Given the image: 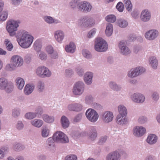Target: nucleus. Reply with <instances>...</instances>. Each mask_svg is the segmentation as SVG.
<instances>
[{
    "label": "nucleus",
    "mask_w": 160,
    "mask_h": 160,
    "mask_svg": "<svg viewBox=\"0 0 160 160\" xmlns=\"http://www.w3.org/2000/svg\"><path fill=\"white\" fill-rule=\"evenodd\" d=\"M119 114L116 118V122L119 124H125L127 122V119L125 117L127 114V111L126 108L122 106H119L118 107Z\"/></svg>",
    "instance_id": "obj_2"
},
{
    "label": "nucleus",
    "mask_w": 160,
    "mask_h": 160,
    "mask_svg": "<svg viewBox=\"0 0 160 160\" xmlns=\"http://www.w3.org/2000/svg\"><path fill=\"white\" fill-rule=\"evenodd\" d=\"M44 19L47 22L49 23H51L53 22L57 23L59 22L57 20H54L52 17L49 16H45L44 17Z\"/></svg>",
    "instance_id": "obj_38"
},
{
    "label": "nucleus",
    "mask_w": 160,
    "mask_h": 160,
    "mask_svg": "<svg viewBox=\"0 0 160 160\" xmlns=\"http://www.w3.org/2000/svg\"><path fill=\"white\" fill-rule=\"evenodd\" d=\"M92 74L91 72L86 73L84 76V80L87 84H91L92 82Z\"/></svg>",
    "instance_id": "obj_23"
},
{
    "label": "nucleus",
    "mask_w": 160,
    "mask_h": 160,
    "mask_svg": "<svg viewBox=\"0 0 160 160\" xmlns=\"http://www.w3.org/2000/svg\"><path fill=\"white\" fill-rule=\"evenodd\" d=\"M34 88V86L29 84H27L24 88V92L25 94L29 95L31 93Z\"/></svg>",
    "instance_id": "obj_26"
},
{
    "label": "nucleus",
    "mask_w": 160,
    "mask_h": 160,
    "mask_svg": "<svg viewBox=\"0 0 160 160\" xmlns=\"http://www.w3.org/2000/svg\"><path fill=\"white\" fill-rule=\"evenodd\" d=\"M37 116V114L31 112L27 113L25 115V117L28 119H32Z\"/></svg>",
    "instance_id": "obj_46"
},
{
    "label": "nucleus",
    "mask_w": 160,
    "mask_h": 160,
    "mask_svg": "<svg viewBox=\"0 0 160 160\" xmlns=\"http://www.w3.org/2000/svg\"><path fill=\"white\" fill-rule=\"evenodd\" d=\"M97 136V133L96 129L94 127H92L91 129V132L89 134L90 139L91 140H93L96 138Z\"/></svg>",
    "instance_id": "obj_28"
},
{
    "label": "nucleus",
    "mask_w": 160,
    "mask_h": 160,
    "mask_svg": "<svg viewBox=\"0 0 160 160\" xmlns=\"http://www.w3.org/2000/svg\"><path fill=\"white\" fill-rule=\"evenodd\" d=\"M146 119V118H144L143 117H142V118H140L138 119V121L140 123H144Z\"/></svg>",
    "instance_id": "obj_63"
},
{
    "label": "nucleus",
    "mask_w": 160,
    "mask_h": 160,
    "mask_svg": "<svg viewBox=\"0 0 160 160\" xmlns=\"http://www.w3.org/2000/svg\"><path fill=\"white\" fill-rule=\"evenodd\" d=\"M153 99L155 100H157L158 99V94L156 92L154 93L152 95Z\"/></svg>",
    "instance_id": "obj_60"
},
{
    "label": "nucleus",
    "mask_w": 160,
    "mask_h": 160,
    "mask_svg": "<svg viewBox=\"0 0 160 160\" xmlns=\"http://www.w3.org/2000/svg\"><path fill=\"white\" fill-rule=\"evenodd\" d=\"M36 72L38 75L42 77H49L51 74V72L48 68L44 66L38 67L36 70Z\"/></svg>",
    "instance_id": "obj_9"
},
{
    "label": "nucleus",
    "mask_w": 160,
    "mask_h": 160,
    "mask_svg": "<svg viewBox=\"0 0 160 160\" xmlns=\"http://www.w3.org/2000/svg\"><path fill=\"white\" fill-rule=\"evenodd\" d=\"M83 55L86 58H88L90 57V55L89 52H87L85 50H83L82 52Z\"/></svg>",
    "instance_id": "obj_56"
},
{
    "label": "nucleus",
    "mask_w": 160,
    "mask_h": 160,
    "mask_svg": "<svg viewBox=\"0 0 160 160\" xmlns=\"http://www.w3.org/2000/svg\"><path fill=\"white\" fill-rule=\"evenodd\" d=\"M139 75V72L137 68H136L133 70L132 69L128 73V75L130 77H136Z\"/></svg>",
    "instance_id": "obj_32"
},
{
    "label": "nucleus",
    "mask_w": 160,
    "mask_h": 160,
    "mask_svg": "<svg viewBox=\"0 0 160 160\" xmlns=\"http://www.w3.org/2000/svg\"><path fill=\"white\" fill-rule=\"evenodd\" d=\"M79 9L82 12H89L92 8V6L88 2L84 1L81 2L79 6Z\"/></svg>",
    "instance_id": "obj_15"
},
{
    "label": "nucleus",
    "mask_w": 160,
    "mask_h": 160,
    "mask_svg": "<svg viewBox=\"0 0 160 160\" xmlns=\"http://www.w3.org/2000/svg\"><path fill=\"white\" fill-rule=\"evenodd\" d=\"M37 87L39 91H42L44 89L43 83L41 81L39 82L38 84Z\"/></svg>",
    "instance_id": "obj_48"
},
{
    "label": "nucleus",
    "mask_w": 160,
    "mask_h": 160,
    "mask_svg": "<svg viewBox=\"0 0 160 160\" xmlns=\"http://www.w3.org/2000/svg\"><path fill=\"white\" fill-rule=\"evenodd\" d=\"M108 48V45L106 42L102 38H98L97 39L95 45V49L97 51L103 52L106 51Z\"/></svg>",
    "instance_id": "obj_6"
},
{
    "label": "nucleus",
    "mask_w": 160,
    "mask_h": 160,
    "mask_svg": "<svg viewBox=\"0 0 160 160\" xmlns=\"http://www.w3.org/2000/svg\"><path fill=\"white\" fill-rule=\"evenodd\" d=\"M21 35V37L18 38L17 41L18 43L23 48H28L33 42V37L26 32H22Z\"/></svg>",
    "instance_id": "obj_1"
},
{
    "label": "nucleus",
    "mask_w": 160,
    "mask_h": 160,
    "mask_svg": "<svg viewBox=\"0 0 160 160\" xmlns=\"http://www.w3.org/2000/svg\"><path fill=\"white\" fill-rule=\"evenodd\" d=\"M150 64L152 68L156 69L158 65V61L154 57H151L149 59Z\"/></svg>",
    "instance_id": "obj_30"
},
{
    "label": "nucleus",
    "mask_w": 160,
    "mask_h": 160,
    "mask_svg": "<svg viewBox=\"0 0 160 160\" xmlns=\"http://www.w3.org/2000/svg\"><path fill=\"white\" fill-rule=\"evenodd\" d=\"M24 148L23 146H21L19 144L15 145L14 148L15 151H20L23 150Z\"/></svg>",
    "instance_id": "obj_49"
},
{
    "label": "nucleus",
    "mask_w": 160,
    "mask_h": 160,
    "mask_svg": "<svg viewBox=\"0 0 160 160\" xmlns=\"http://www.w3.org/2000/svg\"><path fill=\"white\" fill-rule=\"evenodd\" d=\"M40 59L42 60H45L46 59L47 56L43 52H42L39 55Z\"/></svg>",
    "instance_id": "obj_57"
},
{
    "label": "nucleus",
    "mask_w": 160,
    "mask_h": 160,
    "mask_svg": "<svg viewBox=\"0 0 160 160\" xmlns=\"http://www.w3.org/2000/svg\"><path fill=\"white\" fill-rule=\"evenodd\" d=\"M78 23L80 25L85 27H91L95 23L93 19L84 17L79 20Z\"/></svg>",
    "instance_id": "obj_10"
},
{
    "label": "nucleus",
    "mask_w": 160,
    "mask_h": 160,
    "mask_svg": "<svg viewBox=\"0 0 160 160\" xmlns=\"http://www.w3.org/2000/svg\"><path fill=\"white\" fill-rule=\"evenodd\" d=\"M74 2H71L70 3V5L72 7V8H74L76 7V3L77 2V0H74Z\"/></svg>",
    "instance_id": "obj_62"
},
{
    "label": "nucleus",
    "mask_w": 160,
    "mask_h": 160,
    "mask_svg": "<svg viewBox=\"0 0 160 160\" xmlns=\"http://www.w3.org/2000/svg\"><path fill=\"white\" fill-rule=\"evenodd\" d=\"M31 124L36 127H40L43 124V121L40 120L35 119L31 121Z\"/></svg>",
    "instance_id": "obj_33"
},
{
    "label": "nucleus",
    "mask_w": 160,
    "mask_h": 160,
    "mask_svg": "<svg viewBox=\"0 0 160 160\" xmlns=\"http://www.w3.org/2000/svg\"><path fill=\"white\" fill-rule=\"evenodd\" d=\"M110 87L114 90L118 91L119 90V88L118 86L112 82H110L109 83Z\"/></svg>",
    "instance_id": "obj_50"
},
{
    "label": "nucleus",
    "mask_w": 160,
    "mask_h": 160,
    "mask_svg": "<svg viewBox=\"0 0 160 160\" xmlns=\"http://www.w3.org/2000/svg\"><path fill=\"white\" fill-rule=\"evenodd\" d=\"M17 87L19 89H22L25 84L24 81L21 78H18L16 80Z\"/></svg>",
    "instance_id": "obj_25"
},
{
    "label": "nucleus",
    "mask_w": 160,
    "mask_h": 160,
    "mask_svg": "<svg viewBox=\"0 0 160 160\" xmlns=\"http://www.w3.org/2000/svg\"><path fill=\"white\" fill-rule=\"evenodd\" d=\"M53 137L55 142L62 143H67L68 142L69 139L67 136L61 132H57L55 133Z\"/></svg>",
    "instance_id": "obj_7"
},
{
    "label": "nucleus",
    "mask_w": 160,
    "mask_h": 160,
    "mask_svg": "<svg viewBox=\"0 0 160 160\" xmlns=\"http://www.w3.org/2000/svg\"><path fill=\"white\" fill-rule=\"evenodd\" d=\"M107 139V136H104L102 137L99 142V144H102V143L105 142Z\"/></svg>",
    "instance_id": "obj_54"
},
{
    "label": "nucleus",
    "mask_w": 160,
    "mask_h": 160,
    "mask_svg": "<svg viewBox=\"0 0 160 160\" xmlns=\"http://www.w3.org/2000/svg\"><path fill=\"white\" fill-rule=\"evenodd\" d=\"M137 68L138 69V72H139V74H141L145 71V69L142 67H138Z\"/></svg>",
    "instance_id": "obj_58"
},
{
    "label": "nucleus",
    "mask_w": 160,
    "mask_h": 160,
    "mask_svg": "<svg viewBox=\"0 0 160 160\" xmlns=\"http://www.w3.org/2000/svg\"><path fill=\"white\" fill-rule=\"evenodd\" d=\"M86 115L88 119L92 122H95L98 119L99 115L94 109H89L86 112Z\"/></svg>",
    "instance_id": "obj_8"
},
{
    "label": "nucleus",
    "mask_w": 160,
    "mask_h": 160,
    "mask_svg": "<svg viewBox=\"0 0 160 160\" xmlns=\"http://www.w3.org/2000/svg\"><path fill=\"white\" fill-rule=\"evenodd\" d=\"M82 108V106L79 104H72L69 105L68 109L70 111H79Z\"/></svg>",
    "instance_id": "obj_21"
},
{
    "label": "nucleus",
    "mask_w": 160,
    "mask_h": 160,
    "mask_svg": "<svg viewBox=\"0 0 160 160\" xmlns=\"http://www.w3.org/2000/svg\"><path fill=\"white\" fill-rule=\"evenodd\" d=\"M119 26L122 28H124L127 26L128 22L125 20H120L118 21Z\"/></svg>",
    "instance_id": "obj_43"
},
{
    "label": "nucleus",
    "mask_w": 160,
    "mask_h": 160,
    "mask_svg": "<svg viewBox=\"0 0 160 160\" xmlns=\"http://www.w3.org/2000/svg\"><path fill=\"white\" fill-rule=\"evenodd\" d=\"M5 43L7 49L9 51H11L13 48V46L10 42L8 39H6Z\"/></svg>",
    "instance_id": "obj_41"
},
{
    "label": "nucleus",
    "mask_w": 160,
    "mask_h": 160,
    "mask_svg": "<svg viewBox=\"0 0 160 160\" xmlns=\"http://www.w3.org/2000/svg\"><path fill=\"white\" fill-rule=\"evenodd\" d=\"M146 130L144 128L139 126L135 127L133 130V134L136 137H140L143 136L146 132Z\"/></svg>",
    "instance_id": "obj_14"
},
{
    "label": "nucleus",
    "mask_w": 160,
    "mask_h": 160,
    "mask_svg": "<svg viewBox=\"0 0 160 160\" xmlns=\"http://www.w3.org/2000/svg\"><path fill=\"white\" fill-rule=\"evenodd\" d=\"M96 32V30L95 29H93L90 31L88 34V37L90 38H92L93 35H94Z\"/></svg>",
    "instance_id": "obj_51"
},
{
    "label": "nucleus",
    "mask_w": 160,
    "mask_h": 160,
    "mask_svg": "<svg viewBox=\"0 0 160 160\" xmlns=\"http://www.w3.org/2000/svg\"><path fill=\"white\" fill-rule=\"evenodd\" d=\"M126 41H121L118 45L121 52L124 55H127L130 53V51L126 46Z\"/></svg>",
    "instance_id": "obj_16"
},
{
    "label": "nucleus",
    "mask_w": 160,
    "mask_h": 160,
    "mask_svg": "<svg viewBox=\"0 0 160 160\" xmlns=\"http://www.w3.org/2000/svg\"><path fill=\"white\" fill-rule=\"evenodd\" d=\"M158 35V31L156 30H150L146 32L145 34V38L149 40H152L155 39Z\"/></svg>",
    "instance_id": "obj_12"
},
{
    "label": "nucleus",
    "mask_w": 160,
    "mask_h": 160,
    "mask_svg": "<svg viewBox=\"0 0 160 160\" xmlns=\"http://www.w3.org/2000/svg\"><path fill=\"white\" fill-rule=\"evenodd\" d=\"M13 88V84L12 82H9L4 89L7 92L9 93L12 91Z\"/></svg>",
    "instance_id": "obj_37"
},
{
    "label": "nucleus",
    "mask_w": 160,
    "mask_h": 160,
    "mask_svg": "<svg viewBox=\"0 0 160 160\" xmlns=\"http://www.w3.org/2000/svg\"><path fill=\"white\" fill-rule=\"evenodd\" d=\"M20 23V22L19 20H10L8 22L6 28L11 36L15 35L16 31H17V28L19 26L18 24Z\"/></svg>",
    "instance_id": "obj_4"
},
{
    "label": "nucleus",
    "mask_w": 160,
    "mask_h": 160,
    "mask_svg": "<svg viewBox=\"0 0 160 160\" xmlns=\"http://www.w3.org/2000/svg\"><path fill=\"white\" fill-rule=\"evenodd\" d=\"M84 89V84L82 82L76 83L73 89V93L75 95H80L83 92Z\"/></svg>",
    "instance_id": "obj_11"
},
{
    "label": "nucleus",
    "mask_w": 160,
    "mask_h": 160,
    "mask_svg": "<svg viewBox=\"0 0 160 160\" xmlns=\"http://www.w3.org/2000/svg\"><path fill=\"white\" fill-rule=\"evenodd\" d=\"M96 32V30L95 29H93L90 31L88 34V37L90 38H92L93 35H94Z\"/></svg>",
    "instance_id": "obj_52"
},
{
    "label": "nucleus",
    "mask_w": 160,
    "mask_h": 160,
    "mask_svg": "<svg viewBox=\"0 0 160 160\" xmlns=\"http://www.w3.org/2000/svg\"><path fill=\"white\" fill-rule=\"evenodd\" d=\"M65 72L68 75H70L72 73V71L69 70H66L65 71Z\"/></svg>",
    "instance_id": "obj_64"
},
{
    "label": "nucleus",
    "mask_w": 160,
    "mask_h": 160,
    "mask_svg": "<svg viewBox=\"0 0 160 160\" xmlns=\"http://www.w3.org/2000/svg\"><path fill=\"white\" fill-rule=\"evenodd\" d=\"M158 139L157 136L155 134H150L148 137L147 141L150 144H153L155 143Z\"/></svg>",
    "instance_id": "obj_22"
},
{
    "label": "nucleus",
    "mask_w": 160,
    "mask_h": 160,
    "mask_svg": "<svg viewBox=\"0 0 160 160\" xmlns=\"http://www.w3.org/2000/svg\"><path fill=\"white\" fill-rule=\"evenodd\" d=\"M8 82L6 78H0V89H4Z\"/></svg>",
    "instance_id": "obj_29"
},
{
    "label": "nucleus",
    "mask_w": 160,
    "mask_h": 160,
    "mask_svg": "<svg viewBox=\"0 0 160 160\" xmlns=\"http://www.w3.org/2000/svg\"><path fill=\"white\" fill-rule=\"evenodd\" d=\"M34 48L37 52L40 50L41 48V44L39 40L36 41L34 44Z\"/></svg>",
    "instance_id": "obj_40"
},
{
    "label": "nucleus",
    "mask_w": 160,
    "mask_h": 160,
    "mask_svg": "<svg viewBox=\"0 0 160 160\" xmlns=\"http://www.w3.org/2000/svg\"><path fill=\"white\" fill-rule=\"evenodd\" d=\"M61 122L62 127L64 128L68 127L69 124V122L68 119L64 116L61 118Z\"/></svg>",
    "instance_id": "obj_27"
},
{
    "label": "nucleus",
    "mask_w": 160,
    "mask_h": 160,
    "mask_svg": "<svg viewBox=\"0 0 160 160\" xmlns=\"http://www.w3.org/2000/svg\"><path fill=\"white\" fill-rule=\"evenodd\" d=\"M119 114L116 118V122L119 124H125L127 122V119L125 117L127 114V111L126 108L122 106H119L118 107Z\"/></svg>",
    "instance_id": "obj_3"
},
{
    "label": "nucleus",
    "mask_w": 160,
    "mask_h": 160,
    "mask_svg": "<svg viewBox=\"0 0 160 160\" xmlns=\"http://www.w3.org/2000/svg\"><path fill=\"white\" fill-rule=\"evenodd\" d=\"M50 130L46 127L42 128V136L43 137H48L49 134Z\"/></svg>",
    "instance_id": "obj_36"
},
{
    "label": "nucleus",
    "mask_w": 160,
    "mask_h": 160,
    "mask_svg": "<svg viewBox=\"0 0 160 160\" xmlns=\"http://www.w3.org/2000/svg\"><path fill=\"white\" fill-rule=\"evenodd\" d=\"M120 154L116 151L109 153L107 157V160H120Z\"/></svg>",
    "instance_id": "obj_20"
},
{
    "label": "nucleus",
    "mask_w": 160,
    "mask_h": 160,
    "mask_svg": "<svg viewBox=\"0 0 160 160\" xmlns=\"http://www.w3.org/2000/svg\"><path fill=\"white\" fill-rule=\"evenodd\" d=\"M8 13L6 11H3L0 15V21H5L7 18Z\"/></svg>",
    "instance_id": "obj_42"
},
{
    "label": "nucleus",
    "mask_w": 160,
    "mask_h": 160,
    "mask_svg": "<svg viewBox=\"0 0 160 160\" xmlns=\"http://www.w3.org/2000/svg\"><path fill=\"white\" fill-rule=\"evenodd\" d=\"M106 20L108 22H114L116 20V17L113 15H110L106 17Z\"/></svg>",
    "instance_id": "obj_39"
},
{
    "label": "nucleus",
    "mask_w": 160,
    "mask_h": 160,
    "mask_svg": "<svg viewBox=\"0 0 160 160\" xmlns=\"http://www.w3.org/2000/svg\"><path fill=\"white\" fill-rule=\"evenodd\" d=\"M11 64L7 66V68H10L11 70L15 68L21 66L23 63V61L22 58L18 55L13 56L11 59Z\"/></svg>",
    "instance_id": "obj_5"
},
{
    "label": "nucleus",
    "mask_w": 160,
    "mask_h": 160,
    "mask_svg": "<svg viewBox=\"0 0 160 160\" xmlns=\"http://www.w3.org/2000/svg\"><path fill=\"white\" fill-rule=\"evenodd\" d=\"M54 36L56 40L58 42L61 43L64 38L65 35L62 31L58 30L54 32Z\"/></svg>",
    "instance_id": "obj_17"
},
{
    "label": "nucleus",
    "mask_w": 160,
    "mask_h": 160,
    "mask_svg": "<svg viewBox=\"0 0 160 160\" xmlns=\"http://www.w3.org/2000/svg\"><path fill=\"white\" fill-rule=\"evenodd\" d=\"M82 115L81 114L77 115L74 118V121L75 122L79 121L81 118Z\"/></svg>",
    "instance_id": "obj_59"
},
{
    "label": "nucleus",
    "mask_w": 160,
    "mask_h": 160,
    "mask_svg": "<svg viewBox=\"0 0 160 160\" xmlns=\"http://www.w3.org/2000/svg\"><path fill=\"white\" fill-rule=\"evenodd\" d=\"M46 50L47 52L49 54H52L53 52L52 47L51 46H48L46 48Z\"/></svg>",
    "instance_id": "obj_53"
},
{
    "label": "nucleus",
    "mask_w": 160,
    "mask_h": 160,
    "mask_svg": "<svg viewBox=\"0 0 160 160\" xmlns=\"http://www.w3.org/2000/svg\"><path fill=\"white\" fill-rule=\"evenodd\" d=\"M132 100L137 103H142L145 100V97L140 93H134L132 97Z\"/></svg>",
    "instance_id": "obj_18"
},
{
    "label": "nucleus",
    "mask_w": 160,
    "mask_h": 160,
    "mask_svg": "<svg viewBox=\"0 0 160 160\" xmlns=\"http://www.w3.org/2000/svg\"><path fill=\"white\" fill-rule=\"evenodd\" d=\"M113 118L112 112L107 111L105 112L102 115V119L105 123H108L111 122Z\"/></svg>",
    "instance_id": "obj_13"
},
{
    "label": "nucleus",
    "mask_w": 160,
    "mask_h": 160,
    "mask_svg": "<svg viewBox=\"0 0 160 160\" xmlns=\"http://www.w3.org/2000/svg\"><path fill=\"white\" fill-rule=\"evenodd\" d=\"M54 141H55V140L52 137V138H49L47 141V142L49 146L51 147L54 146Z\"/></svg>",
    "instance_id": "obj_45"
},
{
    "label": "nucleus",
    "mask_w": 160,
    "mask_h": 160,
    "mask_svg": "<svg viewBox=\"0 0 160 160\" xmlns=\"http://www.w3.org/2000/svg\"><path fill=\"white\" fill-rule=\"evenodd\" d=\"M151 18L150 12L147 10L142 11L140 16L141 19L143 22H147Z\"/></svg>",
    "instance_id": "obj_19"
},
{
    "label": "nucleus",
    "mask_w": 160,
    "mask_h": 160,
    "mask_svg": "<svg viewBox=\"0 0 160 160\" xmlns=\"http://www.w3.org/2000/svg\"><path fill=\"white\" fill-rule=\"evenodd\" d=\"M20 114V113L19 112L16 110V111H14L12 112V115L14 117H16L19 115Z\"/></svg>",
    "instance_id": "obj_61"
},
{
    "label": "nucleus",
    "mask_w": 160,
    "mask_h": 160,
    "mask_svg": "<svg viewBox=\"0 0 160 160\" xmlns=\"http://www.w3.org/2000/svg\"><path fill=\"white\" fill-rule=\"evenodd\" d=\"M77 156L74 155H70L65 158V160H76Z\"/></svg>",
    "instance_id": "obj_47"
},
{
    "label": "nucleus",
    "mask_w": 160,
    "mask_h": 160,
    "mask_svg": "<svg viewBox=\"0 0 160 160\" xmlns=\"http://www.w3.org/2000/svg\"><path fill=\"white\" fill-rule=\"evenodd\" d=\"M76 47L75 44L71 42L69 45H66L65 47V50L67 52L73 53L75 51Z\"/></svg>",
    "instance_id": "obj_24"
},
{
    "label": "nucleus",
    "mask_w": 160,
    "mask_h": 160,
    "mask_svg": "<svg viewBox=\"0 0 160 160\" xmlns=\"http://www.w3.org/2000/svg\"><path fill=\"white\" fill-rule=\"evenodd\" d=\"M43 120L46 122L51 123L54 121V118L53 117L49 116L47 115L44 114L43 115Z\"/></svg>",
    "instance_id": "obj_35"
},
{
    "label": "nucleus",
    "mask_w": 160,
    "mask_h": 160,
    "mask_svg": "<svg viewBox=\"0 0 160 160\" xmlns=\"http://www.w3.org/2000/svg\"><path fill=\"white\" fill-rule=\"evenodd\" d=\"M123 3L126 9L128 11L132 10V6L130 0H124Z\"/></svg>",
    "instance_id": "obj_34"
},
{
    "label": "nucleus",
    "mask_w": 160,
    "mask_h": 160,
    "mask_svg": "<svg viewBox=\"0 0 160 160\" xmlns=\"http://www.w3.org/2000/svg\"><path fill=\"white\" fill-rule=\"evenodd\" d=\"M113 26L111 24H108L107 26L105 33L107 36H110L113 32Z\"/></svg>",
    "instance_id": "obj_31"
},
{
    "label": "nucleus",
    "mask_w": 160,
    "mask_h": 160,
    "mask_svg": "<svg viewBox=\"0 0 160 160\" xmlns=\"http://www.w3.org/2000/svg\"><path fill=\"white\" fill-rule=\"evenodd\" d=\"M23 127V125L21 121H19L17 125V128L18 129L20 130L22 129Z\"/></svg>",
    "instance_id": "obj_55"
},
{
    "label": "nucleus",
    "mask_w": 160,
    "mask_h": 160,
    "mask_svg": "<svg viewBox=\"0 0 160 160\" xmlns=\"http://www.w3.org/2000/svg\"><path fill=\"white\" fill-rule=\"evenodd\" d=\"M116 8L119 12H122L124 9V5L121 2H118L116 6Z\"/></svg>",
    "instance_id": "obj_44"
}]
</instances>
